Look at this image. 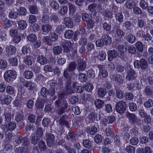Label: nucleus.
<instances>
[{
  "instance_id": "nucleus-1",
  "label": "nucleus",
  "mask_w": 153,
  "mask_h": 153,
  "mask_svg": "<svg viewBox=\"0 0 153 153\" xmlns=\"http://www.w3.org/2000/svg\"><path fill=\"white\" fill-rule=\"evenodd\" d=\"M55 105L58 108V113L59 115H61L65 112V110L66 109L68 104L65 100L61 101L60 100L58 99L55 102Z\"/></svg>"
},
{
  "instance_id": "nucleus-2",
  "label": "nucleus",
  "mask_w": 153,
  "mask_h": 153,
  "mask_svg": "<svg viewBox=\"0 0 153 153\" xmlns=\"http://www.w3.org/2000/svg\"><path fill=\"white\" fill-rule=\"evenodd\" d=\"M134 65L135 68H140L142 72H147L148 62L147 61L144 59H142L140 61L136 60L134 62ZM146 74H144V76H146Z\"/></svg>"
},
{
  "instance_id": "nucleus-3",
  "label": "nucleus",
  "mask_w": 153,
  "mask_h": 153,
  "mask_svg": "<svg viewBox=\"0 0 153 153\" xmlns=\"http://www.w3.org/2000/svg\"><path fill=\"white\" fill-rule=\"evenodd\" d=\"M16 72L11 70L6 71L4 74V77L5 80L7 82L12 81L16 78Z\"/></svg>"
},
{
  "instance_id": "nucleus-4",
  "label": "nucleus",
  "mask_w": 153,
  "mask_h": 153,
  "mask_svg": "<svg viewBox=\"0 0 153 153\" xmlns=\"http://www.w3.org/2000/svg\"><path fill=\"white\" fill-rule=\"evenodd\" d=\"M126 104L125 102L120 101L117 102L115 105V109L117 112L120 114L123 113L126 111Z\"/></svg>"
},
{
  "instance_id": "nucleus-5",
  "label": "nucleus",
  "mask_w": 153,
  "mask_h": 153,
  "mask_svg": "<svg viewBox=\"0 0 153 153\" xmlns=\"http://www.w3.org/2000/svg\"><path fill=\"white\" fill-rule=\"evenodd\" d=\"M77 64L75 62H71L67 68L65 69L63 75L64 77L68 79L69 74L68 71L69 72H73L76 69Z\"/></svg>"
},
{
  "instance_id": "nucleus-6",
  "label": "nucleus",
  "mask_w": 153,
  "mask_h": 153,
  "mask_svg": "<svg viewBox=\"0 0 153 153\" xmlns=\"http://www.w3.org/2000/svg\"><path fill=\"white\" fill-rule=\"evenodd\" d=\"M76 87V84L73 83L72 88H71V81L69 80L66 82V93L68 95L74 93L75 92V88Z\"/></svg>"
},
{
  "instance_id": "nucleus-7",
  "label": "nucleus",
  "mask_w": 153,
  "mask_h": 153,
  "mask_svg": "<svg viewBox=\"0 0 153 153\" xmlns=\"http://www.w3.org/2000/svg\"><path fill=\"white\" fill-rule=\"evenodd\" d=\"M73 45V44L70 41H66L64 42H63L62 43V46L64 48V53H69L71 54V49Z\"/></svg>"
},
{
  "instance_id": "nucleus-8",
  "label": "nucleus",
  "mask_w": 153,
  "mask_h": 153,
  "mask_svg": "<svg viewBox=\"0 0 153 153\" xmlns=\"http://www.w3.org/2000/svg\"><path fill=\"white\" fill-rule=\"evenodd\" d=\"M46 142L48 146L51 147L54 143L55 140V137L51 134H46Z\"/></svg>"
},
{
  "instance_id": "nucleus-9",
  "label": "nucleus",
  "mask_w": 153,
  "mask_h": 153,
  "mask_svg": "<svg viewBox=\"0 0 153 153\" xmlns=\"http://www.w3.org/2000/svg\"><path fill=\"white\" fill-rule=\"evenodd\" d=\"M110 78L113 81L119 83L121 84L123 83V81L122 76L121 75L117 74H111L110 75Z\"/></svg>"
},
{
  "instance_id": "nucleus-10",
  "label": "nucleus",
  "mask_w": 153,
  "mask_h": 153,
  "mask_svg": "<svg viewBox=\"0 0 153 153\" xmlns=\"http://www.w3.org/2000/svg\"><path fill=\"white\" fill-rule=\"evenodd\" d=\"M5 52L8 55H13L15 53L16 49L13 45H7L6 47Z\"/></svg>"
},
{
  "instance_id": "nucleus-11",
  "label": "nucleus",
  "mask_w": 153,
  "mask_h": 153,
  "mask_svg": "<svg viewBox=\"0 0 153 153\" xmlns=\"http://www.w3.org/2000/svg\"><path fill=\"white\" fill-rule=\"evenodd\" d=\"M127 75L126 76V78L128 80H133L135 79L136 77L135 76V72L134 70L129 69L127 71Z\"/></svg>"
},
{
  "instance_id": "nucleus-12",
  "label": "nucleus",
  "mask_w": 153,
  "mask_h": 153,
  "mask_svg": "<svg viewBox=\"0 0 153 153\" xmlns=\"http://www.w3.org/2000/svg\"><path fill=\"white\" fill-rule=\"evenodd\" d=\"M108 60L111 61L114 58H115L117 57V53L115 50H109L108 52Z\"/></svg>"
},
{
  "instance_id": "nucleus-13",
  "label": "nucleus",
  "mask_w": 153,
  "mask_h": 153,
  "mask_svg": "<svg viewBox=\"0 0 153 153\" xmlns=\"http://www.w3.org/2000/svg\"><path fill=\"white\" fill-rule=\"evenodd\" d=\"M86 62L82 60H80L77 62V70L79 71H84L86 67Z\"/></svg>"
},
{
  "instance_id": "nucleus-14",
  "label": "nucleus",
  "mask_w": 153,
  "mask_h": 153,
  "mask_svg": "<svg viewBox=\"0 0 153 153\" xmlns=\"http://www.w3.org/2000/svg\"><path fill=\"white\" fill-rule=\"evenodd\" d=\"M11 110L9 108H7L5 109L4 115L5 121L7 123L9 122L11 119Z\"/></svg>"
},
{
  "instance_id": "nucleus-15",
  "label": "nucleus",
  "mask_w": 153,
  "mask_h": 153,
  "mask_svg": "<svg viewBox=\"0 0 153 153\" xmlns=\"http://www.w3.org/2000/svg\"><path fill=\"white\" fill-rule=\"evenodd\" d=\"M63 23L66 27L71 28L73 26V22L71 18L69 17H65L64 18Z\"/></svg>"
},
{
  "instance_id": "nucleus-16",
  "label": "nucleus",
  "mask_w": 153,
  "mask_h": 153,
  "mask_svg": "<svg viewBox=\"0 0 153 153\" xmlns=\"http://www.w3.org/2000/svg\"><path fill=\"white\" fill-rule=\"evenodd\" d=\"M114 30L118 38H121L124 35V33L123 31L120 29V27L116 25L114 26Z\"/></svg>"
},
{
  "instance_id": "nucleus-17",
  "label": "nucleus",
  "mask_w": 153,
  "mask_h": 153,
  "mask_svg": "<svg viewBox=\"0 0 153 153\" xmlns=\"http://www.w3.org/2000/svg\"><path fill=\"white\" fill-rule=\"evenodd\" d=\"M98 67L99 70V74L102 77H105L108 75V74L105 68L103 67L102 65H98Z\"/></svg>"
},
{
  "instance_id": "nucleus-18",
  "label": "nucleus",
  "mask_w": 153,
  "mask_h": 153,
  "mask_svg": "<svg viewBox=\"0 0 153 153\" xmlns=\"http://www.w3.org/2000/svg\"><path fill=\"white\" fill-rule=\"evenodd\" d=\"M37 61L41 65H43L47 63L48 60L45 56L41 55L38 56Z\"/></svg>"
},
{
  "instance_id": "nucleus-19",
  "label": "nucleus",
  "mask_w": 153,
  "mask_h": 153,
  "mask_svg": "<svg viewBox=\"0 0 153 153\" xmlns=\"http://www.w3.org/2000/svg\"><path fill=\"white\" fill-rule=\"evenodd\" d=\"M67 116L65 115H63L60 119L59 124L62 126H65L68 128L69 127V124L68 122L66 121V119Z\"/></svg>"
},
{
  "instance_id": "nucleus-20",
  "label": "nucleus",
  "mask_w": 153,
  "mask_h": 153,
  "mask_svg": "<svg viewBox=\"0 0 153 153\" xmlns=\"http://www.w3.org/2000/svg\"><path fill=\"white\" fill-rule=\"evenodd\" d=\"M23 76L25 79H30L33 77V74L31 71L27 70L24 72Z\"/></svg>"
},
{
  "instance_id": "nucleus-21",
  "label": "nucleus",
  "mask_w": 153,
  "mask_h": 153,
  "mask_svg": "<svg viewBox=\"0 0 153 153\" xmlns=\"http://www.w3.org/2000/svg\"><path fill=\"white\" fill-rule=\"evenodd\" d=\"M102 39L105 42L106 45H109L111 42V38L108 34L103 35L102 37Z\"/></svg>"
},
{
  "instance_id": "nucleus-22",
  "label": "nucleus",
  "mask_w": 153,
  "mask_h": 153,
  "mask_svg": "<svg viewBox=\"0 0 153 153\" xmlns=\"http://www.w3.org/2000/svg\"><path fill=\"white\" fill-rule=\"evenodd\" d=\"M37 146L41 151H45L47 148L45 142L42 140L39 141Z\"/></svg>"
},
{
  "instance_id": "nucleus-23",
  "label": "nucleus",
  "mask_w": 153,
  "mask_h": 153,
  "mask_svg": "<svg viewBox=\"0 0 153 153\" xmlns=\"http://www.w3.org/2000/svg\"><path fill=\"white\" fill-rule=\"evenodd\" d=\"M17 23L18 27L20 30H24L27 26V23L24 20H20Z\"/></svg>"
},
{
  "instance_id": "nucleus-24",
  "label": "nucleus",
  "mask_w": 153,
  "mask_h": 153,
  "mask_svg": "<svg viewBox=\"0 0 153 153\" xmlns=\"http://www.w3.org/2000/svg\"><path fill=\"white\" fill-rule=\"evenodd\" d=\"M24 80L23 85L26 87H30L31 89H33L35 88L34 86L33 83L30 81L25 80L24 79H22Z\"/></svg>"
},
{
  "instance_id": "nucleus-25",
  "label": "nucleus",
  "mask_w": 153,
  "mask_h": 153,
  "mask_svg": "<svg viewBox=\"0 0 153 153\" xmlns=\"http://www.w3.org/2000/svg\"><path fill=\"white\" fill-rule=\"evenodd\" d=\"M50 6L53 10L56 11L59 9V4L56 1L49 2Z\"/></svg>"
},
{
  "instance_id": "nucleus-26",
  "label": "nucleus",
  "mask_w": 153,
  "mask_h": 153,
  "mask_svg": "<svg viewBox=\"0 0 153 153\" xmlns=\"http://www.w3.org/2000/svg\"><path fill=\"white\" fill-rule=\"evenodd\" d=\"M97 93L99 97H102L106 94V91L105 88H101L98 89Z\"/></svg>"
},
{
  "instance_id": "nucleus-27",
  "label": "nucleus",
  "mask_w": 153,
  "mask_h": 153,
  "mask_svg": "<svg viewBox=\"0 0 153 153\" xmlns=\"http://www.w3.org/2000/svg\"><path fill=\"white\" fill-rule=\"evenodd\" d=\"M144 92L146 95L148 96L153 95V91L152 88L149 86H148L146 87L144 89Z\"/></svg>"
},
{
  "instance_id": "nucleus-28",
  "label": "nucleus",
  "mask_w": 153,
  "mask_h": 153,
  "mask_svg": "<svg viewBox=\"0 0 153 153\" xmlns=\"http://www.w3.org/2000/svg\"><path fill=\"white\" fill-rule=\"evenodd\" d=\"M52 29V27L51 25L48 24L43 25L42 26V30L44 33H48Z\"/></svg>"
},
{
  "instance_id": "nucleus-29",
  "label": "nucleus",
  "mask_w": 153,
  "mask_h": 153,
  "mask_svg": "<svg viewBox=\"0 0 153 153\" xmlns=\"http://www.w3.org/2000/svg\"><path fill=\"white\" fill-rule=\"evenodd\" d=\"M135 5V2L131 0H128L125 3L126 7L129 9H131Z\"/></svg>"
},
{
  "instance_id": "nucleus-30",
  "label": "nucleus",
  "mask_w": 153,
  "mask_h": 153,
  "mask_svg": "<svg viewBox=\"0 0 153 153\" xmlns=\"http://www.w3.org/2000/svg\"><path fill=\"white\" fill-rule=\"evenodd\" d=\"M24 61L28 65H31L32 64V61L31 57L29 55H26L24 57Z\"/></svg>"
},
{
  "instance_id": "nucleus-31",
  "label": "nucleus",
  "mask_w": 153,
  "mask_h": 153,
  "mask_svg": "<svg viewBox=\"0 0 153 153\" xmlns=\"http://www.w3.org/2000/svg\"><path fill=\"white\" fill-rule=\"evenodd\" d=\"M115 17L117 21L120 23L123 22V16L121 13H117L115 14Z\"/></svg>"
},
{
  "instance_id": "nucleus-32",
  "label": "nucleus",
  "mask_w": 153,
  "mask_h": 153,
  "mask_svg": "<svg viewBox=\"0 0 153 153\" xmlns=\"http://www.w3.org/2000/svg\"><path fill=\"white\" fill-rule=\"evenodd\" d=\"M126 39L128 42L131 43H134L136 40L135 36L132 34H129L126 36Z\"/></svg>"
},
{
  "instance_id": "nucleus-33",
  "label": "nucleus",
  "mask_w": 153,
  "mask_h": 153,
  "mask_svg": "<svg viewBox=\"0 0 153 153\" xmlns=\"http://www.w3.org/2000/svg\"><path fill=\"white\" fill-rule=\"evenodd\" d=\"M40 137L37 135L33 136L31 139V143L33 145H36L38 143V141L39 140Z\"/></svg>"
},
{
  "instance_id": "nucleus-34",
  "label": "nucleus",
  "mask_w": 153,
  "mask_h": 153,
  "mask_svg": "<svg viewBox=\"0 0 153 153\" xmlns=\"http://www.w3.org/2000/svg\"><path fill=\"white\" fill-rule=\"evenodd\" d=\"M88 118L90 121L93 122H94L95 120L97 121V114L91 112L89 114Z\"/></svg>"
},
{
  "instance_id": "nucleus-35",
  "label": "nucleus",
  "mask_w": 153,
  "mask_h": 153,
  "mask_svg": "<svg viewBox=\"0 0 153 153\" xmlns=\"http://www.w3.org/2000/svg\"><path fill=\"white\" fill-rule=\"evenodd\" d=\"M136 47L137 50L139 52H142L143 50L144 45L141 42L138 41L136 43Z\"/></svg>"
},
{
  "instance_id": "nucleus-36",
  "label": "nucleus",
  "mask_w": 153,
  "mask_h": 153,
  "mask_svg": "<svg viewBox=\"0 0 153 153\" xmlns=\"http://www.w3.org/2000/svg\"><path fill=\"white\" fill-rule=\"evenodd\" d=\"M104 102L100 99L96 100L95 102V105L96 107L98 108H100L104 106Z\"/></svg>"
},
{
  "instance_id": "nucleus-37",
  "label": "nucleus",
  "mask_w": 153,
  "mask_h": 153,
  "mask_svg": "<svg viewBox=\"0 0 153 153\" xmlns=\"http://www.w3.org/2000/svg\"><path fill=\"white\" fill-rule=\"evenodd\" d=\"M24 116L22 112H18L16 115L15 119L17 122L22 121L24 119Z\"/></svg>"
},
{
  "instance_id": "nucleus-38",
  "label": "nucleus",
  "mask_w": 153,
  "mask_h": 153,
  "mask_svg": "<svg viewBox=\"0 0 153 153\" xmlns=\"http://www.w3.org/2000/svg\"><path fill=\"white\" fill-rule=\"evenodd\" d=\"M74 34V32L71 30H68L65 31L64 34L65 37L66 38L70 39L72 38Z\"/></svg>"
},
{
  "instance_id": "nucleus-39",
  "label": "nucleus",
  "mask_w": 153,
  "mask_h": 153,
  "mask_svg": "<svg viewBox=\"0 0 153 153\" xmlns=\"http://www.w3.org/2000/svg\"><path fill=\"white\" fill-rule=\"evenodd\" d=\"M139 4L142 9L146 10L148 8V4L144 0H140Z\"/></svg>"
},
{
  "instance_id": "nucleus-40",
  "label": "nucleus",
  "mask_w": 153,
  "mask_h": 153,
  "mask_svg": "<svg viewBox=\"0 0 153 153\" xmlns=\"http://www.w3.org/2000/svg\"><path fill=\"white\" fill-rule=\"evenodd\" d=\"M144 106L146 108H150L153 106V100L149 99L144 102Z\"/></svg>"
},
{
  "instance_id": "nucleus-41",
  "label": "nucleus",
  "mask_w": 153,
  "mask_h": 153,
  "mask_svg": "<svg viewBox=\"0 0 153 153\" xmlns=\"http://www.w3.org/2000/svg\"><path fill=\"white\" fill-rule=\"evenodd\" d=\"M54 54L57 55L61 53L62 51V47L60 46L55 47L53 49Z\"/></svg>"
},
{
  "instance_id": "nucleus-42",
  "label": "nucleus",
  "mask_w": 153,
  "mask_h": 153,
  "mask_svg": "<svg viewBox=\"0 0 153 153\" xmlns=\"http://www.w3.org/2000/svg\"><path fill=\"white\" fill-rule=\"evenodd\" d=\"M126 116L128 118L129 120L131 121L132 123L137 117L134 114H131L129 112H127L126 113Z\"/></svg>"
},
{
  "instance_id": "nucleus-43",
  "label": "nucleus",
  "mask_w": 153,
  "mask_h": 153,
  "mask_svg": "<svg viewBox=\"0 0 153 153\" xmlns=\"http://www.w3.org/2000/svg\"><path fill=\"white\" fill-rule=\"evenodd\" d=\"M35 106L38 108H42L44 107L43 101L42 100H37L35 104Z\"/></svg>"
},
{
  "instance_id": "nucleus-44",
  "label": "nucleus",
  "mask_w": 153,
  "mask_h": 153,
  "mask_svg": "<svg viewBox=\"0 0 153 153\" xmlns=\"http://www.w3.org/2000/svg\"><path fill=\"white\" fill-rule=\"evenodd\" d=\"M68 10V7L66 6H63L59 12V13L62 15H64L66 14Z\"/></svg>"
},
{
  "instance_id": "nucleus-45",
  "label": "nucleus",
  "mask_w": 153,
  "mask_h": 153,
  "mask_svg": "<svg viewBox=\"0 0 153 153\" xmlns=\"http://www.w3.org/2000/svg\"><path fill=\"white\" fill-rule=\"evenodd\" d=\"M87 131L91 135L95 134L97 131V129L95 126H93L91 128L87 129Z\"/></svg>"
},
{
  "instance_id": "nucleus-46",
  "label": "nucleus",
  "mask_w": 153,
  "mask_h": 153,
  "mask_svg": "<svg viewBox=\"0 0 153 153\" xmlns=\"http://www.w3.org/2000/svg\"><path fill=\"white\" fill-rule=\"evenodd\" d=\"M87 77L85 74L82 73H79L78 76L79 79L82 82L86 81L87 80Z\"/></svg>"
},
{
  "instance_id": "nucleus-47",
  "label": "nucleus",
  "mask_w": 153,
  "mask_h": 153,
  "mask_svg": "<svg viewBox=\"0 0 153 153\" xmlns=\"http://www.w3.org/2000/svg\"><path fill=\"white\" fill-rule=\"evenodd\" d=\"M68 5L70 13L73 14L76 11V7L74 4L70 2L68 3Z\"/></svg>"
},
{
  "instance_id": "nucleus-48",
  "label": "nucleus",
  "mask_w": 153,
  "mask_h": 153,
  "mask_svg": "<svg viewBox=\"0 0 153 153\" xmlns=\"http://www.w3.org/2000/svg\"><path fill=\"white\" fill-rule=\"evenodd\" d=\"M10 64L12 66H16L18 64V59L16 58H12L9 59Z\"/></svg>"
},
{
  "instance_id": "nucleus-49",
  "label": "nucleus",
  "mask_w": 153,
  "mask_h": 153,
  "mask_svg": "<svg viewBox=\"0 0 153 153\" xmlns=\"http://www.w3.org/2000/svg\"><path fill=\"white\" fill-rule=\"evenodd\" d=\"M11 100V97L10 96H8L1 101V103L3 104H8Z\"/></svg>"
},
{
  "instance_id": "nucleus-50",
  "label": "nucleus",
  "mask_w": 153,
  "mask_h": 153,
  "mask_svg": "<svg viewBox=\"0 0 153 153\" xmlns=\"http://www.w3.org/2000/svg\"><path fill=\"white\" fill-rule=\"evenodd\" d=\"M16 127V124L14 123L11 122L8 124L7 126V129L9 130H14Z\"/></svg>"
},
{
  "instance_id": "nucleus-51",
  "label": "nucleus",
  "mask_w": 153,
  "mask_h": 153,
  "mask_svg": "<svg viewBox=\"0 0 153 153\" xmlns=\"http://www.w3.org/2000/svg\"><path fill=\"white\" fill-rule=\"evenodd\" d=\"M82 19L86 22L91 19V15L86 13H84L82 16Z\"/></svg>"
},
{
  "instance_id": "nucleus-52",
  "label": "nucleus",
  "mask_w": 153,
  "mask_h": 153,
  "mask_svg": "<svg viewBox=\"0 0 153 153\" xmlns=\"http://www.w3.org/2000/svg\"><path fill=\"white\" fill-rule=\"evenodd\" d=\"M87 76L89 78H94L95 76L94 71L91 69H90L87 71Z\"/></svg>"
},
{
  "instance_id": "nucleus-53",
  "label": "nucleus",
  "mask_w": 153,
  "mask_h": 153,
  "mask_svg": "<svg viewBox=\"0 0 153 153\" xmlns=\"http://www.w3.org/2000/svg\"><path fill=\"white\" fill-rule=\"evenodd\" d=\"M111 26L110 24H108L107 22L104 23L102 27L103 29L106 31H109L111 29Z\"/></svg>"
},
{
  "instance_id": "nucleus-54",
  "label": "nucleus",
  "mask_w": 153,
  "mask_h": 153,
  "mask_svg": "<svg viewBox=\"0 0 153 153\" xmlns=\"http://www.w3.org/2000/svg\"><path fill=\"white\" fill-rule=\"evenodd\" d=\"M99 54L98 57L100 59V60H103L105 59L106 58V54L103 51H99Z\"/></svg>"
},
{
  "instance_id": "nucleus-55",
  "label": "nucleus",
  "mask_w": 153,
  "mask_h": 153,
  "mask_svg": "<svg viewBox=\"0 0 153 153\" xmlns=\"http://www.w3.org/2000/svg\"><path fill=\"white\" fill-rule=\"evenodd\" d=\"M133 11L134 13L137 14H140L142 15L143 14L142 12V10L140 7H134Z\"/></svg>"
},
{
  "instance_id": "nucleus-56",
  "label": "nucleus",
  "mask_w": 153,
  "mask_h": 153,
  "mask_svg": "<svg viewBox=\"0 0 153 153\" xmlns=\"http://www.w3.org/2000/svg\"><path fill=\"white\" fill-rule=\"evenodd\" d=\"M83 145L85 148L89 149L91 146V142L88 140H85L83 141Z\"/></svg>"
},
{
  "instance_id": "nucleus-57",
  "label": "nucleus",
  "mask_w": 153,
  "mask_h": 153,
  "mask_svg": "<svg viewBox=\"0 0 153 153\" xmlns=\"http://www.w3.org/2000/svg\"><path fill=\"white\" fill-rule=\"evenodd\" d=\"M41 20L43 23H48L49 21V16L48 15V14H44Z\"/></svg>"
},
{
  "instance_id": "nucleus-58",
  "label": "nucleus",
  "mask_w": 153,
  "mask_h": 153,
  "mask_svg": "<svg viewBox=\"0 0 153 153\" xmlns=\"http://www.w3.org/2000/svg\"><path fill=\"white\" fill-rule=\"evenodd\" d=\"M7 63L6 61L2 59L0 60V69H3L7 66Z\"/></svg>"
},
{
  "instance_id": "nucleus-59",
  "label": "nucleus",
  "mask_w": 153,
  "mask_h": 153,
  "mask_svg": "<svg viewBox=\"0 0 153 153\" xmlns=\"http://www.w3.org/2000/svg\"><path fill=\"white\" fill-rule=\"evenodd\" d=\"M18 16V13L14 11H11L9 15V18L14 19L17 18Z\"/></svg>"
},
{
  "instance_id": "nucleus-60",
  "label": "nucleus",
  "mask_w": 153,
  "mask_h": 153,
  "mask_svg": "<svg viewBox=\"0 0 153 153\" xmlns=\"http://www.w3.org/2000/svg\"><path fill=\"white\" fill-rule=\"evenodd\" d=\"M125 150L128 153H134L135 148L132 146H129L126 147Z\"/></svg>"
},
{
  "instance_id": "nucleus-61",
  "label": "nucleus",
  "mask_w": 153,
  "mask_h": 153,
  "mask_svg": "<svg viewBox=\"0 0 153 153\" xmlns=\"http://www.w3.org/2000/svg\"><path fill=\"white\" fill-rule=\"evenodd\" d=\"M41 95L43 97H45L49 94L48 90L44 87L42 88L40 91Z\"/></svg>"
},
{
  "instance_id": "nucleus-62",
  "label": "nucleus",
  "mask_w": 153,
  "mask_h": 153,
  "mask_svg": "<svg viewBox=\"0 0 153 153\" xmlns=\"http://www.w3.org/2000/svg\"><path fill=\"white\" fill-rule=\"evenodd\" d=\"M143 39L145 41H146L149 42V41L151 40L152 39V37L149 34L143 35L142 36Z\"/></svg>"
},
{
  "instance_id": "nucleus-63",
  "label": "nucleus",
  "mask_w": 153,
  "mask_h": 153,
  "mask_svg": "<svg viewBox=\"0 0 153 153\" xmlns=\"http://www.w3.org/2000/svg\"><path fill=\"white\" fill-rule=\"evenodd\" d=\"M105 134L108 136H112L114 134L113 132L112 131L111 129L108 127L105 130Z\"/></svg>"
},
{
  "instance_id": "nucleus-64",
  "label": "nucleus",
  "mask_w": 153,
  "mask_h": 153,
  "mask_svg": "<svg viewBox=\"0 0 153 153\" xmlns=\"http://www.w3.org/2000/svg\"><path fill=\"white\" fill-rule=\"evenodd\" d=\"M130 143L133 145H135L138 143V139L137 137H134L130 140Z\"/></svg>"
}]
</instances>
